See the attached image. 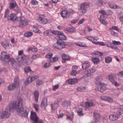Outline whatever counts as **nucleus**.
<instances>
[{
    "label": "nucleus",
    "instance_id": "nucleus-1",
    "mask_svg": "<svg viewBox=\"0 0 123 123\" xmlns=\"http://www.w3.org/2000/svg\"><path fill=\"white\" fill-rule=\"evenodd\" d=\"M10 109H16L18 114L20 116L24 117L28 116L29 110L26 107H23V101L21 99L19 100L17 104L15 102L11 103L9 106Z\"/></svg>",
    "mask_w": 123,
    "mask_h": 123
},
{
    "label": "nucleus",
    "instance_id": "nucleus-2",
    "mask_svg": "<svg viewBox=\"0 0 123 123\" xmlns=\"http://www.w3.org/2000/svg\"><path fill=\"white\" fill-rule=\"evenodd\" d=\"M7 19L12 21L16 20L19 22V26L21 27L25 26L27 24L25 17L23 16L17 17L15 14L13 13H11L8 17Z\"/></svg>",
    "mask_w": 123,
    "mask_h": 123
},
{
    "label": "nucleus",
    "instance_id": "nucleus-3",
    "mask_svg": "<svg viewBox=\"0 0 123 123\" xmlns=\"http://www.w3.org/2000/svg\"><path fill=\"white\" fill-rule=\"evenodd\" d=\"M19 86V80L17 76H16L14 79V83L9 85L8 89L9 91H12Z\"/></svg>",
    "mask_w": 123,
    "mask_h": 123
},
{
    "label": "nucleus",
    "instance_id": "nucleus-4",
    "mask_svg": "<svg viewBox=\"0 0 123 123\" xmlns=\"http://www.w3.org/2000/svg\"><path fill=\"white\" fill-rule=\"evenodd\" d=\"M89 5L90 3L88 2H85L81 4L80 9V15H84L86 12Z\"/></svg>",
    "mask_w": 123,
    "mask_h": 123
},
{
    "label": "nucleus",
    "instance_id": "nucleus-5",
    "mask_svg": "<svg viewBox=\"0 0 123 123\" xmlns=\"http://www.w3.org/2000/svg\"><path fill=\"white\" fill-rule=\"evenodd\" d=\"M1 59L4 62L6 63H8L9 61H11L12 59L10 58V56L9 55L7 54L6 52L3 51L1 53Z\"/></svg>",
    "mask_w": 123,
    "mask_h": 123
},
{
    "label": "nucleus",
    "instance_id": "nucleus-6",
    "mask_svg": "<svg viewBox=\"0 0 123 123\" xmlns=\"http://www.w3.org/2000/svg\"><path fill=\"white\" fill-rule=\"evenodd\" d=\"M95 100L92 99H91L89 102L82 103L80 105L83 107L89 108L94 106L95 105Z\"/></svg>",
    "mask_w": 123,
    "mask_h": 123
},
{
    "label": "nucleus",
    "instance_id": "nucleus-7",
    "mask_svg": "<svg viewBox=\"0 0 123 123\" xmlns=\"http://www.w3.org/2000/svg\"><path fill=\"white\" fill-rule=\"evenodd\" d=\"M9 8L10 9L17 13L20 12V10L19 9L18 5L15 2H11L10 3Z\"/></svg>",
    "mask_w": 123,
    "mask_h": 123
},
{
    "label": "nucleus",
    "instance_id": "nucleus-8",
    "mask_svg": "<svg viewBox=\"0 0 123 123\" xmlns=\"http://www.w3.org/2000/svg\"><path fill=\"white\" fill-rule=\"evenodd\" d=\"M61 15L62 17L67 18H69L70 14L67 11L63 10L61 12Z\"/></svg>",
    "mask_w": 123,
    "mask_h": 123
},
{
    "label": "nucleus",
    "instance_id": "nucleus-9",
    "mask_svg": "<svg viewBox=\"0 0 123 123\" xmlns=\"http://www.w3.org/2000/svg\"><path fill=\"white\" fill-rule=\"evenodd\" d=\"M30 119L34 122L39 118L36 112L31 111L30 117Z\"/></svg>",
    "mask_w": 123,
    "mask_h": 123
},
{
    "label": "nucleus",
    "instance_id": "nucleus-10",
    "mask_svg": "<svg viewBox=\"0 0 123 123\" xmlns=\"http://www.w3.org/2000/svg\"><path fill=\"white\" fill-rule=\"evenodd\" d=\"M57 43H58L59 49H62L65 47L66 44L65 42L62 41L61 40H57Z\"/></svg>",
    "mask_w": 123,
    "mask_h": 123
},
{
    "label": "nucleus",
    "instance_id": "nucleus-11",
    "mask_svg": "<svg viewBox=\"0 0 123 123\" xmlns=\"http://www.w3.org/2000/svg\"><path fill=\"white\" fill-rule=\"evenodd\" d=\"M94 120L91 123H97L99 121V119L100 118V116L98 113L94 112Z\"/></svg>",
    "mask_w": 123,
    "mask_h": 123
},
{
    "label": "nucleus",
    "instance_id": "nucleus-12",
    "mask_svg": "<svg viewBox=\"0 0 123 123\" xmlns=\"http://www.w3.org/2000/svg\"><path fill=\"white\" fill-rule=\"evenodd\" d=\"M10 116V114L7 111L5 110L3 111L0 117L1 118L3 119L4 118H7Z\"/></svg>",
    "mask_w": 123,
    "mask_h": 123
},
{
    "label": "nucleus",
    "instance_id": "nucleus-13",
    "mask_svg": "<svg viewBox=\"0 0 123 123\" xmlns=\"http://www.w3.org/2000/svg\"><path fill=\"white\" fill-rule=\"evenodd\" d=\"M96 81L95 83L96 85H98L99 84L100 85H103V83L101 82L102 80V77L100 76H98L95 78Z\"/></svg>",
    "mask_w": 123,
    "mask_h": 123
},
{
    "label": "nucleus",
    "instance_id": "nucleus-14",
    "mask_svg": "<svg viewBox=\"0 0 123 123\" xmlns=\"http://www.w3.org/2000/svg\"><path fill=\"white\" fill-rule=\"evenodd\" d=\"M106 89V88L105 86L103 85H101V86L95 88V90L97 91H98L101 92H102L105 91Z\"/></svg>",
    "mask_w": 123,
    "mask_h": 123
},
{
    "label": "nucleus",
    "instance_id": "nucleus-15",
    "mask_svg": "<svg viewBox=\"0 0 123 123\" xmlns=\"http://www.w3.org/2000/svg\"><path fill=\"white\" fill-rule=\"evenodd\" d=\"M77 79L76 78L70 79L67 81V82L69 84H76L77 82Z\"/></svg>",
    "mask_w": 123,
    "mask_h": 123
},
{
    "label": "nucleus",
    "instance_id": "nucleus-16",
    "mask_svg": "<svg viewBox=\"0 0 123 123\" xmlns=\"http://www.w3.org/2000/svg\"><path fill=\"white\" fill-rule=\"evenodd\" d=\"M90 66V63L89 61H86L82 63V67L84 69L89 68Z\"/></svg>",
    "mask_w": 123,
    "mask_h": 123
},
{
    "label": "nucleus",
    "instance_id": "nucleus-17",
    "mask_svg": "<svg viewBox=\"0 0 123 123\" xmlns=\"http://www.w3.org/2000/svg\"><path fill=\"white\" fill-rule=\"evenodd\" d=\"M47 98L45 97L43 98L41 104V106L42 107H43L46 106L47 105Z\"/></svg>",
    "mask_w": 123,
    "mask_h": 123
},
{
    "label": "nucleus",
    "instance_id": "nucleus-18",
    "mask_svg": "<svg viewBox=\"0 0 123 123\" xmlns=\"http://www.w3.org/2000/svg\"><path fill=\"white\" fill-rule=\"evenodd\" d=\"M34 94L35 101L36 102H37L38 101V99L39 95V92L37 90H35L34 92Z\"/></svg>",
    "mask_w": 123,
    "mask_h": 123
},
{
    "label": "nucleus",
    "instance_id": "nucleus-19",
    "mask_svg": "<svg viewBox=\"0 0 123 123\" xmlns=\"http://www.w3.org/2000/svg\"><path fill=\"white\" fill-rule=\"evenodd\" d=\"M62 57L63 60H66V61L70 60V57L68 55L63 54L62 55Z\"/></svg>",
    "mask_w": 123,
    "mask_h": 123
},
{
    "label": "nucleus",
    "instance_id": "nucleus-20",
    "mask_svg": "<svg viewBox=\"0 0 123 123\" xmlns=\"http://www.w3.org/2000/svg\"><path fill=\"white\" fill-rule=\"evenodd\" d=\"M109 118L110 120L112 121H115L118 119V117L115 114H111L109 116Z\"/></svg>",
    "mask_w": 123,
    "mask_h": 123
},
{
    "label": "nucleus",
    "instance_id": "nucleus-21",
    "mask_svg": "<svg viewBox=\"0 0 123 123\" xmlns=\"http://www.w3.org/2000/svg\"><path fill=\"white\" fill-rule=\"evenodd\" d=\"M2 45L5 48L7 49L9 48L10 44L5 42H2Z\"/></svg>",
    "mask_w": 123,
    "mask_h": 123
},
{
    "label": "nucleus",
    "instance_id": "nucleus-22",
    "mask_svg": "<svg viewBox=\"0 0 123 123\" xmlns=\"http://www.w3.org/2000/svg\"><path fill=\"white\" fill-rule=\"evenodd\" d=\"M27 58L25 55H24L21 56L22 61L23 63L26 64L28 63V60L27 59Z\"/></svg>",
    "mask_w": 123,
    "mask_h": 123
},
{
    "label": "nucleus",
    "instance_id": "nucleus-23",
    "mask_svg": "<svg viewBox=\"0 0 123 123\" xmlns=\"http://www.w3.org/2000/svg\"><path fill=\"white\" fill-rule=\"evenodd\" d=\"M115 78L114 74H111L109 76V79L111 82L113 83L114 82Z\"/></svg>",
    "mask_w": 123,
    "mask_h": 123
},
{
    "label": "nucleus",
    "instance_id": "nucleus-24",
    "mask_svg": "<svg viewBox=\"0 0 123 123\" xmlns=\"http://www.w3.org/2000/svg\"><path fill=\"white\" fill-rule=\"evenodd\" d=\"M51 105L52 110H55L57 109L59 105L58 103L52 104Z\"/></svg>",
    "mask_w": 123,
    "mask_h": 123
},
{
    "label": "nucleus",
    "instance_id": "nucleus-25",
    "mask_svg": "<svg viewBox=\"0 0 123 123\" xmlns=\"http://www.w3.org/2000/svg\"><path fill=\"white\" fill-rule=\"evenodd\" d=\"M77 113L79 116H83L84 114L82 112V109L81 108H79L77 111Z\"/></svg>",
    "mask_w": 123,
    "mask_h": 123
},
{
    "label": "nucleus",
    "instance_id": "nucleus-26",
    "mask_svg": "<svg viewBox=\"0 0 123 123\" xmlns=\"http://www.w3.org/2000/svg\"><path fill=\"white\" fill-rule=\"evenodd\" d=\"M62 33H62L61 32V34L58 35V36H59V37L61 41L62 40H66L67 39L66 37L63 35Z\"/></svg>",
    "mask_w": 123,
    "mask_h": 123
},
{
    "label": "nucleus",
    "instance_id": "nucleus-27",
    "mask_svg": "<svg viewBox=\"0 0 123 123\" xmlns=\"http://www.w3.org/2000/svg\"><path fill=\"white\" fill-rule=\"evenodd\" d=\"M9 11L8 9H6V10L5 13L4 14V18H8V17L9 16Z\"/></svg>",
    "mask_w": 123,
    "mask_h": 123
},
{
    "label": "nucleus",
    "instance_id": "nucleus-28",
    "mask_svg": "<svg viewBox=\"0 0 123 123\" xmlns=\"http://www.w3.org/2000/svg\"><path fill=\"white\" fill-rule=\"evenodd\" d=\"M116 112L115 111V113H116L117 115L120 116L121 114H123V111L120 109H116Z\"/></svg>",
    "mask_w": 123,
    "mask_h": 123
},
{
    "label": "nucleus",
    "instance_id": "nucleus-29",
    "mask_svg": "<svg viewBox=\"0 0 123 123\" xmlns=\"http://www.w3.org/2000/svg\"><path fill=\"white\" fill-rule=\"evenodd\" d=\"M98 5L99 6H104L106 3L105 2L103 1L102 0H98Z\"/></svg>",
    "mask_w": 123,
    "mask_h": 123
},
{
    "label": "nucleus",
    "instance_id": "nucleus-30",
    "mask_svg": "<svg viewBox=\"0 0 123 123\" xmlns=\"http://www.w3.org/2000/svg\"><path fill=\"white\" fill-rule=\"evenodd\" d=\"M91 61L94 63L97 64L99 62V59L97 58H92Z\"/></svg>",
    "mask_w": 123,
    "mask_h": 123
},
{
    "label": "nucleus",
    "instance_id": "nucleus-31",
    "mask_svg": "<svg viewBox=\"0 0 123 123\" xmlns=\"http://www.w3.org/2000/svg\"><path fill=\"white\" fill-rule=\"evenodd\" d=\"M74 115L73 114L70 115H67L66 117V119L67 120H70L72 121L73 119Z\"/></svg>",
    "mask_w": 123,
    "mask_h": 123
},
{
    "label": "nucleus",
    "instance_id": "nucleus-32",
    "mask_svg": "<svg viewBox=\"0 0 123 123\" xmlns=\"http://www.w3.org/2000/svg\"><path fill=\"white\" fill-rule=\"evenodd\" d=\"M66 30L68 32H73L75 31V29L73 27H69L67 28Z\"/></svg>",
    "mask_w": 123,
    "mask_h": 123
},
{
    "label": "nucleus",
    "instance_id": "nucleus-33",
    "mask_svg": "<svg viewBox=\"0 0 123 123\" xmlns=\"http://www.w3.org/2000/svg\"><path fill=\"white\" fill-rule=\"evenodd\" d=\"M70 103L67 101H64L63 102L62 105L64 107H67L69 105Z\"/></svg>",
    "mask_w": 123,
    "mask_h": 123
},
{
    "label": "nucleus",
    "instance_id": "nucleus-34",
    "mask_svg": "<svg viewBox=\"0 0 123 123\" xmlns=\"http://www.w3.org/2000/svg\"><path fill=\"white\" fill-rule=\"evenodd\" d=\"M77 90L79 91L84 92L86 91L85 88L83 87H79L77 88Z\"/></svg>",
    "mask_w": 123,
    "mask_h": 123
},
{
    "label": "nucleus",
    "instance_id": "nucleus-35",
    "mask_svg": "<svg viewBox=\"0 0 123 123\" xmlns=\"http://www.w3.org/2000/svg\"><path fill=\"white\" fill-rule=\"evenodd\" d=\"M31 79V77H29L27 78L25 82V84H28L31 82H32Z\"/></svg>",
    "mask_w": 123,
    "mask_h": 123
},
{
    "label": "nucleus",
    "instance_id": "nucleus-36",
    "mask_svg": "<svg viewBox=\"0 0 123 123\" xmlns=\"http://www.w3.org/2000/svg\"><path fill=\"white\" fill-rule=\"evenodd\" d=\"M105 62L107 63H109L112 61V58L111 57H107L105 59Z\"/></svg>",
    "mask_w": 123,
    "mask_h": 123
},
{
    "label": "nucleus",
    "instance_id": "nucleus-37",
    "mask_svg": "<svg viewBox=\"0 0 123 123\" xmlns=\"http://www.w3.org/2000/svg\"><path fill=\"white\" fill-rule=\"evenodd\" d=\"M58 57H54L50 60V62H56L58 60Z\"/></svg>",
    "mask_w": 123,
    "mask_h": 123
},
{
    "label": "nucleus",
    "instance_id": "nucleus-38",
    "mask_svg": "<svg viewBox=\"0 0 123 123\" xmlns=\"http://www.w3.org/2000/svg\"><path fill=\"white\" fill-rule=\"evenodd\" d=\"M92 40L91 41H92V42L96 44V43L97 42H96L97 41V39H98V37H94L92 36Z\"/></svg>",
    "mask_w": 123,
    "mask_h": 123
},
{
    "label": "nucleus",
    "instance_id": "nucleus-39",
    "mask_svg": "<svg viewBox=\"0 0 123 123\" xmlns=\"http://www.w3.org/2000/svg\"><path fill=\"white\" fill-rule=\"evenodd\" d=\"M95 70L94 68H91L88 70L87 71V73L89 74L95 72Z\"/></svg>",
    "mask_w": 123,
    "mask_h": 123
},
{
    "label": "nucleus",
    "instance_id": "nucleus-40",
    "mask_svg": "<svg viewBox=\"0 0 123 123\" xmlns=\"http://www.w3.org/2000/svg\"><path fill=\"white\" fill-rule=\"evenodd\" d=\"M44 82L42 80H38L37 81V85L40 86L43 84Z\"/></svg>",
    "mask_w": 123,
    "mask_h": 123
},
{
    "label": "nucleus",
    "instance_id": "nucleus-41",
    "mask_svg": "<svg viewBox=\"0 0 123 123\" xmlns=\"http://www.w3.org/2000/svg\"><path fill=\"white\" fill-rule=\"evenodd\" d=\"M32 123H43V122L42 119L39 118L38 119L34 121Z\"/></svg>",
    "mask_w": 123,
    "mask_h": 123
},
{
    "label": "nucleus",
    "instance_id": "nucleus-42",
    "mask_svg": "<svg viewBox=\"0 0 123 123\" xmlns=\"http://www.w3.org/2000/svg\"><path fill=\"white\" fill-rule=\"evenodd\" d=\"M33 106L34 108L35 109L36 111H39L38 108L39 105H38L35 104H33Z\"/></svg>",
    "mask_w": 123,
    "mask_h": 123
},
{
    "label": "nucleus",
    "instance_id": "nucleus-43",
    "mask_svg": "<svg viewBox=\"0 0 123 123\" xmlns=\"http://www.w3.org/2000/svg\"><path fill=\"white\" fill-rule=\"evenodd\" d=\"M40 57L39 54H37L33 55L31 57V58L32 59H35L39 58Z\"/></svg>",
    "mask_w": 123,
    "mask_h": 123
},
{
    "label": "nucleus",
    "instance_id": "nucleus-44",
    "mask_svg": "<svg viewBox=\"0 0 123 123\" xmlns=\"http://www.w3.org/2000/svg\"><path fill=\"white\" fill-rule=\"evenodd\" d=\"M50 32L53 34L58 35L61 34V32L56 31H51Z\"/></svg>",
    "mask_w": 123,
    "mask_h": 123
},
{
    "label": "nucleus",
    "instance_id": "nucleus-45",
    "mask_svg": "<svg viewBox=\"0 0 123 123\" xmlns=\"http://www.w3.org/2000/svg\"><path fill=\"white\" fill-rule=\"evenodd\" d=\"M51 62H50V60L49 62L46 63L44 65V66L45 68H47L49 67L51 65L50 63Z\"/></svg>",
    "mask_w": 123,
    "mask_h": 123
},
{
    "label": "nucleus",
    "instance_id": "nucleus-46",
    "mask_svg": "<svg viewBox=\"0 0 123 123\" xmlns=\"http://www.w3.org/2000/svg\"><path fill=\"white\" fill-rule=\"evenodd\" d=\"M24 70L25 72L26 73H27L29 72H31V70L29 67H26L24 68Z\"/></svg>",
    "mask_w": 123,
    "mask_h": 123
},
{
    "label": "nucleus",
    "instance_id": "nucleus-47",
    "mask_svg": "<svg viewBox=\"0 0 123 123\" xmlns=\"http://www.w3.org/2000/svg\"><path fill=\"white\" fill-rule=\"evenodd\" d=\"M38 2L35 0H32L31 1V4L34 5H38Z\"/></svg>",
    "mask_w": 123,
    "mask_h": 123
},
{
    "label": "nucleus",
    "instance_id": "nucleus-48",
    "mask_svg": "<svg viewBox=\"0 0 123 123\" xmlns=\"http://www.w3.org/2000/svg\"><path fill=\"white\" fill-rule=\"evenodd\" d=\"M48 22V20L47 19L43 18L41 23L43 24H47Z\"/></svg>",
    "mask_w": 123,
    "mask_h": 123
},
{
    "label": "nucleus",
    "instance_id": "nucleus-49",
    "mask_svg": "<svg viewBox=\"0 0 123 123\" xmlns=\"http://www.w3.org/2000/svg\"><path fill=\"white\" fill-rule=\"evenodd\" d=\"M32 35V33L31 32H28L26 33L25 34V36L26 37H29Z\"/></svg>",
    "mask_w": 123,
    "mask_h": 123
},
{
    "label": "nucleus",
    "instance_id": "nucleus-50",
    "mask_svg": "<svg viewBox=\"0 0 123 123\" xmlns=\"http://www.w3.org/2000/svg\"><path fill=\"white\" fill-rule=\"evenodd\" d=\"M106 18V15H100L99 20H105Z\"/></svg>",
    "mask_w": 123,
    "mask_h": 123
},
{
    "label": "nucleus",
    "instance_id": "nucleus-51",
    "mask_svg": "<svg viewBox=\"0 0 123 123\" xmlns=\"http://www.w3.org/2000/svg\"><path fill=\"white\" fill-rule=\"evenodd\" d=\"M99 13L100 14H102V15H106L105 11V10H100L99 12Z\"/></svg>",
    "mask_w": 123,
    "mask_h": 123
},
{
    "label": "nucleus",
    "instance_id": "nucleus-52",
    "mask_svg": "<svg viewBox=\"0 0 123 123\" xmlns=\"http://www.w3.org/2000/svg\"><path fill=\"white\" fill-rule=\"evenodd\" d=\"M43 16L42 15H40L39 16V17L38 19V22L41 23V22L43 20Z\"/></svg>",
    "mask_w": 123,
    "mask_h": 123
},
{
    "label": "nucleus",
    "instance_id": "nucleus-53",
    "mask_svg": "<svg viewBox=\"0 0 123 123\" xmlns=\"http://www.w3.org/2000/svg\"><path fill=\"white\" fill-rule=\"evenodd\" d=\"M109 30H114L117 31L119 30V29L118 27L117 26H112L111 28H110Z\"/></svg>",
    "mask_w": 123,
    "mask_h": 123
},
{
    "label": "nucleus",
    "instance_id": "nucleus-54",
    "mask_svg": "<svg viewBox=\"0 0 123 123\" xmlns=\"http://www.w3.org/2000/svg\"><path fill=\"white\" fill-rule=\"evenodd\" d=\"M53 56V54L51 53H48L46 55V57L49 59H51Z\"/></svg>",
    "mask_w": 123,
    "mask_h": 123
},
{
    "label": "nucleus",
    "instance_id": "nucleus-55",
    "mask_svg": "<svg viewBox=\"0 0 123 123\" xmlns=\"http://www.w3.org/2000/svg\"><path fill=\"white\" fill-rule=\"evenodd\" d=\"M79 46L81 47H86V44L83 42H79Z\"/></svg>",
    "mask_w": 123,
    "mask_h": 123
},
{
    "label": "nucleus",
    "instance_id": "nucleus-56",
    "mask_svg": "<svg viewBox=\"0 0 123 123\" xmlns=\"http://www.w3.org/2000/svg\"><path fill=\"white\" fill-rule=\"evenodd\" d=\"M79 19V18H78L76 19H73L72 20L71 22L72 24H75L78 21Z\"/></svg>",
    "mask_w": 123,
    "mask_h": 123
},
{
    "label": "nucleus",
    "instance_id": "nucleus-57",
    "mask_svg": "<svg viewBox=\"0 0 123 123\" xmlns=\"http://www.w3.org/2000/svg\"><path fill=\"white\" fill-rule=\"evenodd\" d=\"M77 73L76 70H72V71L71 72L70 74L73 76H75L76 75Z\"/></svg>",
    "mask_w": 123,
    "mask_h": 123
},
{
    "label": "nucleus",
    "instance_id": "nucleus-58",
    "mask_svg": "<svg viewBox=\"0 0 123 123\" xmlns=\"http://www.w3.org/2000/svg\"><path fill=\"white\" fill-rule=\"evenodd\" d=\"M96 44L102 46H104L105 45V44L103 42H97L96 43Z\"/></svg>",
    "mask_w": 123,
    "mask_h": 123
},
{
    "label": "nucleus",
    "instance_id": "nucleus-59",
    "mask_svg": "<svg viewBox=\"0 0 123 123\" xmlns=\"http://www.w3.org/2000/svg\"><path fill=\"white\" fill-rule=\"evenodd\" d=\"M95 54L97 56H102L103 55V54L102 53L97 51L95 52Z\"/></svg>",
    "mask_w": 123,
    "mask_h": 123
},
{
    "label": "nucleus",
    "instance_id": "nucleus-60",
    "mask_svg": "<svg viewBox=\"0 0 123 123\" xmlns=\"http://www.w3.org/2000/svg\"><path fill=\"white\" fill-rule=\"evenodd\" d=\"M38 77V76L37 75L34 76H33L31 77V79L32 82L34 81L35 79H37Z\"/></svg>",
    "mask_w": 123,
    "mask_h": 123
},
{
    "label": "nucleus",
    "instance_id": "nucleus-61",
    "mask_svg": "<svg viewBox=\"0 0 123 123\" xmlns=\"http://www.w3.org/2000/svg\"><path fill=\"white\" fill-rule=\"evenodd\" d=\"M112 43L115 45H119L121 44L120 42L119 41H117L115 40L113 41Z\"/></svg>",
    "mask_w": 123,
    "mask_h": 123
},
{
    "label": "nucleus",
    "instance_id": "nucleus-62",
    "mask_svg": "<svg viewBox=\"0 0 123 123\" xmlns=\"http://www.w3.org/2000/svg\"><path fill=\"white\" fill-rule=\"evenodd\" d=\"M107 97H108L106 96H102L101 97V98L102 100L107 101Z\"/></svg>",
    "mask_w": 123,
    "mask_h": 123
},
{
    "label": "nucleus",
    "instance_id": "nucleus-63",
    "mask_svg": "<svg viewBox=\"0 0 123 123\" xmlns=\"http://www.w3.org/2000/svg\"><path fill=\"white\" fill-rule=\"evenodd\" d=\"M99 21L103 25H106L108 24V23L105 20H102Z\"/></svg>",
    "mask_w": 123,
    "mask_h": 123
},
{
    "label": "nucleus",
    "instance_id": "nucleus-64",
    "mask_svg": "<svg viewBox=\"0 0 123 123\" xmlns=\"http://www.w3.org/2000/svg\"><path fill=\"white\" fill-rule=\"evenodd\" d=\"M118 75L119 77L123 78V71H121L119 72L118 74Z\"/></svg>",
    "mask_w": 123,
    "mask_h": 123
}]
</instances>
